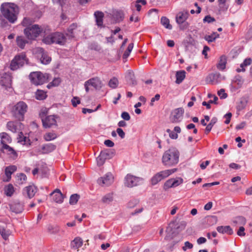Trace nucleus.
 Masks as SVG:
<instances>
[{"label":"nucleus","mask_w":252,"mask_h":252,"mask_svg":"<svg viewBox=\"0 0 252 252\" xmlns=\"http://www.w3.org/2000/svg\"><path fill=\"white\" fill-rule=\"evenodd\" d=\"M39 50L41 52L42 55L40 58V61L42 63L44 64H48L51 61V59L46 54L43 53L42 48H39Z\"/></svg>","instance_id":"obj_30"},{"label":"nucleus","mask_w":252,"mask_h":252,"mask_svg":"<svg viewBox=\"0 0 252 252\" xmlns=\"http://www.w3.org/2000/svg\"><path fill=\"white\" fill-rule=\"evenodd\" d=\"M232 117V114L230 112L227 113L224 116V118L226 119V120L224 121V123L226 124H228L230 123L231 118Z\"/></svg>","instance_id":"obj_60"},{"label":"nucleus","mask_w":252,"mask_h":252,"mask_svg":"<svg viewBox=\"0 0 252 252\" xmlns=\"http://www.w3.org/2000/svg\"><path fill=\"white\" fill-rule=\"evenodd\" d=\"M126 78L130 80L131 83L133 85L136 84V81L134 80V73L133 71L129 70L127 73Z\"/></svg>","instance_id":"obj_50"},{"label":"nucleus","mask_w":252,"mask_h":252,"mask_svg":"<svg viewBox=\"0 0 252 252\" xmlns=\"http://www.w3.org/2000/svg\"><path fill=\"white\" fill-rule=\"evenodd\" d=\"M118 79L114 77L109 81L108 85L110 87L115 89L118 86Z\"/></svg>","instance_id":"obj_48"},{"label":"nucleus","mask_w":252,"mask_h":252,"mask_svg":"<svg viewBox=\"0 0 252 252\" xmlns=\"http://www.w3.org/2000/svg\"><path fill=\"white\" fill-rule=\"evenodd\" d=\"M36 98L38 100H43L47 97L46 92L40 90H37L35 93Z\"/></svg>","instance_id":"obj_37"},{"label":"nucleus","mask_w":252,"mask_h":252,"mask_svg":"<svg viewBox=\"0 0 252 252\" xmlns=\"http://www.w3.org/2000/svg\"><path fill=\"white\" fill-rule=\"evenodd\" d=\"M48 232L50 233H56L59 231V229L57 227H54L53 226H49L48 227Z\"/></svg>","instance_id":"obj_57"},{"label":"nucleus","mask_w":252,"mask_h":252,"mask_svg":"<svg viewBox=\"0 0 252 252\" xmlns=\"http://www.w3.org/2000/svg\"><path fill=\"white\" fill-rule=\"evenodd\" d=\"M220 35L217 32H214L210 35H206L205 36V39L208 42H213L216 39L219 38Z\"/></svg>","instance_id":"obj_33"},{"label":"nucleus","mask_w":252,"mask_h":252,"mask_svg":"<svg viewBox=\"0 0 252 252\" xmlns=\"http://www.w3.org/2000/svg\"><path fill=\"white\" fill-rule=\"evenodd\" d=\"M143 181V179L128 174L124 179V185L128 188H132L139 185Z\"/></svg>","instance_id":"obj_10"},{"label":"nucleus","mask_w":252,"mask_h":252,"mask_svg":"<svg viewBox=\"0 0 252 252\" xmlns=\"http://www.w3.org/2000/svg\"><path fill=\"white\" fill-rule=\"evenodd\" d=\"M146 4V1L145 0H137L135 4V6L136 8V10L138 11H140L141 5H145Z\"/></svg>","instance_id":"obj_52"},{"label":"nucleus","mask_w":252,"mask_h":252,"mask_svg":"<svg viewBox=\"0 0 252 252\" xmlns=\"http://www.w3.org/2000/svg\"><path fill=\"white\" fill-rule=\"evenodd\" d=\"M180 153L175 147H171L165 151L162 157V163L166 167H171L178 164Z\"/></svg>","instance_id":"obj_3"},{"label":"nucleus","mask_w":252,"mask_h":252,"mask_svg":"<svg viewBox=\"0 0 252 252\" xmlns=\"http://www.w3.org/2000/svg\"><path fill=\"white\" fill-rule=\"evenodd\" d=\"M112 193H109L106 195H105L102 198V202L104 203L108 204L110 203L111 201H112L113 199V196Z\"/></svg>","instance_id":"obj_42"},{"label":"nucleus","mask_w":252,"mask_h":252,"mask_svg":"<svg viewBox=\"0 0 252 252\" xmlns=\"http://www.w3.org/2000/svg\"><path fill=\"white\" fill-rule=\"evenodd\" d=\"M53 3L59 4L62 8L67 5L69 1L68 0H52Z\"/></svg>","instance_id":"obj_49"},{"label":"nucleus","mask_w":252,"mask_h":252,"mask_svg":"<svg viewBox=\"0 0 252 252\" xmlns=\"http://www.w3.org/2000/svg\"><path fill=\"white\" fill-rule=\"evenodd\" d=\"M50 195L53 196V200L57 203H61L63 201V194L59 189H56Z\"/></svg>","instance_id":"obj_19"},{"label":"nucleus","mask_w":252,"mask_h":252,"mask_svg":"<svg viewBox=\"0 0 252 252\" xmlns=\"http://www.w3.org/2000/svg\"><path fill=\"white\" fill-rule=\"evenodd\" d=\"M16 170L17 167L15 165H10L5 168V174L7 178L6 181H8L10 179L11 174L16 171Z\"/></svg>","instance_id":"obj_26"},{"label":"nucleus","mask_w":252,"mask_h":252,"mask_svg":"<svg viewBox=\"0 0 252 252\" xmlns=\"http://www.w3.org/2000/svg\"><path fill=\"white\" fill-rule=\"evenodd\" d=\"M55 115H50L47 116L45 119L42 120L43 126L45 128H49L52 126L57 125L56 118Z\"/></svg>","instance_id":"obj_16"},{"label":"nucleus","mask_w":252,"mask_h":252,"mask_svg":"<svg viewBox=\"0 0 252 252\" xmlns=\"http://www.w3.org/2000/svg\"><path fill=\"white\" fill-rule=\"evenodd\" d=\"M71 103H72V105L74 107H76V106H77V104H78L80 103V99H79V98H78L77 97H74L71 99Z\"/></svg>","instance_id":"obj_61"},{"label":"nucleus","mask_w":252,"mask_h":252,"mask_svg":"<svg viewBox=\"0 0 252 252\" xmlns=\"http://www.w3.org/2000/svg\"><path fill=\"white\" fill-rule=\"evenodd\" d=\"M121 117L125 121H129L130 119L129 114L126 112H123L121 114Z\"/></svg>","instance_id":"obj_58"},{"label":"nucleus","mask_w":252,"mask_h":252,"mask_svg":"<svg viewBox=\"0 0 252 252\" xmlns=\"http://www.w3.org/2000/svg\"><path fill=\"white\" fill-rule=\"evenodd\" d=\"M79 31L80 30H78L77 25L73 23L68 27L65 35L61 32L53 33L44 37L43 41L47 44L56 43L63 45L68 40L75 38Z\"/></svg>","instance_id":"obj_1"},{"label":"nucleus","mask_w":252,"mask_h":252,"mask_svg":"<svg viewBox=\"0 0 252 252\" xmlns=\"http://www.w3.org/2000/svg\"><path fill=\"white\" fill-rule=\"evenodd\" d=\"M79 198V196L77 194H74L71 195L69 199V203L71 205L75 204Z\"/></svg>","instance_id":"obj_51"},{"label":"nucleus","mask_w":252,"mask_h":252,"mask_svg":"<svg viewBox=\"0 0 252 252\" xmlns=\"http://www.w3.org/2000/svg\"><path fill=\"white\" fill-rule=\"evenodd\" d=\"M160 22L162 26L166 29L171 30L172 26L170 24L169 20L166 17H162L160 19Z\"/></svg>","instance_id":"obj_38"},{"label":"nucleus","mask_w":252,"mask_h":252,"mask_svg":"<svg viewBox=\"0 0 252 252\" xmlns=\"http://www.w3.org/2000/svg\"><path fill=\"white\" fill-rule=\"evenodd\" d=\"M248 102V98L247 97H242L240 98L239 102L237 103L236 108L237 112H240L246 108Z\"/></svg>","instance_id":"obj_20"},{"label":"nucleus","mask_w":252,"mask_h":252,"mask_svg":"<svg viewBox=\"0 0 252 252\" xmlns=\"http://www.w3.org/2000/svg\"><path fill=\"white\" fill-rule=\"evenodd\" d=\"M203 21L204 23H211L215 22V19L210 15H207L204 18Z\"/></svg>","instance_id":"obj_53"},{"label":"nucleus","mask_w":252,"mask_h":252,"mask_svg":"<svg viewBox=\"0 0 252 252\" xmlns=\"http://www.w3.org/2000/svg\"><path fill=\"white\" fill-rule=\"evenodd\" d=\"M220 74L219 73L210 74L206 78V81L208 84H216L219 82Z\"/></svg>","instance_id":"obj_22"},{"label":"nucleus","mask_w":252,"mask_h":252,"mask_svg":"<svg viewBox=\"0 0 252 252\" xmlns=\"http://www.w3.org/2000/svg\"><path fill=\"white\" fill-rule=\"evenodd\" d=\"M27 180V176L23 173H20L17 175V182L19 184H23Z\"/></svg>","instance_id":"obj_44"},{"label":"nucleus","mask_w":252,"mask_h":252,"mask_svg":"<svg viewBox=\"0 0 252 252\" xmlns=\"http://www.w3.org/2000/svg\"><path fill=\"white\" fill-rule=\"evenodd\" d=\"M96 161H97V164L98 166L102 165L105 162V161L104 160V159L102 158H100L99 156H98L96 158Z\"/></svg>","instance_id":"obj_64"},{"label":"nucleus","mask_w":252,"mask_h":252,"mask_svg":"<svg viewBox=\"0 0 252 252\" xmlns=\"http://www.w3.org/2000/svg\"><path fill=\"white\" fill-rule=\"evenodd\" d=\"M102 82L98 77L92 78L85 82L84 86L87 92L89 91V87L92 86L95 89H99L102 87Z\"/></svg>","instance_id":"obj_13"},{"label":"nucleus","mask_w":252,"mask_h":252,"mask_svg":"<svg viewBox=\"0 0 252 252\" xmlns=\"http://www.w3.org/2000/svg\"><path fill=\"white\" fill-rule=\"evenodd\" d=\"M107 159L112 158L114 155V152L111 149H105L100 152Z\"/></svg>","instance_id":"obj_34"},{"label":"nucleus","mask_w":252,"mask_h":252,"mask_svg":"<svg viewBox=\"0 0 252 252\" xmlns=\"http://www.w3.org/2000/svg\"><path fill=\"white\" fill-rule=\"evenodd\" d=\"M133 48V43H130L128 45L126 50L124 53V55H123L124 59H126L129 56Z\"/></svg>","instance_id":"obj_47"},{"label":"nucleus","mask_w":252,"mask_h":252,"mask_svg":"<svg viewBox=\"0 0 252 252\" xmlns=\"http://www.w3.org/2000/svg\"><path fill=\"white\" fill-rule=\"evenodd\" d=\"M237 234L241 237L245 236L246 235L245 228L243 226H240L237 232Z\"/></svg>","instance_id":"obj_56"},{"label":"nucleus","mask_w":252,"mask_h":252,"mask_svg":"<svg viewBox=\"0 0 252 252\" xmlns=\"http://www.w3.org/2000/svg\"><path fill=\"white\" fill-rule=\"evenodd\" d=\"M56 148V145L52 143H48L44 145L42 147V150L45 153H50L53 151Z\"/></svg>","instance_id":"obj_36"},{"label":"nucleus","mask_w":252,"mask_h":252,"mask_svg":"<svg viewBox=\"0 0 252 252\" xmlns=\"http://www.w3.org/2000/svg\"><path fill=\"white\" fill-rule=\"evenodd\" d=\"M28 59L25 53H22L15 56L11 61L10 68L12 70H16L28 63Z\"/></svg>","instance_id":"obj_5"},{"label":"nucleus","mask_w":252,"mask_h":252,"mask_svg":"<svg viewBox=\"0 0 252 252\" xmlns=\"http://www.w3.org/2000/svg\"><path fill=\"white\" fill-rule=\"evenodd\" d=\"M27 138L26 137L24 136L23 133L20 132L19 134L18 142L23 144H25L27 142Z\"/></svg>","instance_id":"obj_54"},{"label":"nucleus","mask_w":252,"mask_h":252,"mask_svg":"<svg viewBox=\"0 0 252 252\" xmlns=\"http://www.w3.org/2000/svg\"><path fill=\"white\" fill-rule=\"evenodd\" d=\"M7 127L8 130L12 132H16L17 130V124L13 122H8L7 124Z\"/></svg>","instance_id":"obj_40"},{"label":"nucleus","mask_w":252,"mask_h":252,"mask_svg":"<svg viewBox=\"0 0 252 252\" xmlns=\"http://www.w3.org/2000/svg\"><path fill=\"white\" fill-rule=\"evenodd\" d=\"M218 94L220 96V99H224L226 98L227 96V94L225 93V91L223 89H220L218 92Z\"/></svg>","instance_id":"obj_55"},{"label":"nucleus","mask_w":252,"mask_h":252,"mask_svg":"<svg viewBox=\"0 0 252 252\" xmlns=\"http://www.w3.org/2000/svg\"><path fill=\"white\" fill-rule=\"evenodd\" d=\"M36 191L37 189L34 186H30L24 189L23 193L25 195L26 194L29 198H31L34 196Z\"/></svg>","instance_id":"obj_21"},{"label":"nucleus","mask_w":252,"mask_h":252,"mask_svg":"<svg viewBox=\"0 0 252 252\" xmlns=\"http://www.w3.org/2000/svg\"><path fill=\"white\" fill-rule=\"evenodd\" d=\"M186 77V72L184 70L177 71L176 74V83L180 84L184 80Z\"/></svg>","instance_id":"obj_29"},{"label":"nucleus","mask_w":252,"mask_h":252,"mask_svg":"<svg viewBox=\"0 0 252 252\" xmlns=\"http://www.w3.org/2000/svg\"><path fill=\"white\" fill-rule=\"evenodd\" d=\"M1 137V143L2 144V146L4 144H6L7 143H9L11 142V138L10 136L5 132H2L0 134Z\"/></svg>","instance_id":"obj_35"},{"label":"nucleus","mask_w":252,"mask_h":252,"mask_svg":"<svg viewBox=\"0 0 252 252\" xmlns=\"http://www.w3.org/2000/svg\"><path fill=\"white\" fill-rule=\"evenodd\" d=\"M116 132L119 135V136L122 138L123 139L125 137V133L123 131V130L121 128H118L116 130Z\"/></svg>","instance_id":"obj_59"},{"label":"nucleus","mask_w":252,"mask_h":252,"mask_svg":"<svg viewBox=\"0 0 252 252\" xmlns=\"http://www.w3.org/2000/svg\"><path fill=\"white\" fill-rule=\"evenodd\" d=\"M17 45L21 49H23L28 41L23 36H19L16 38Z\"/></svg>","instance_id":"obj_32"},{"label":"nucleus","mask_w":252,"mask_h":252,"mask_svg":"<svg viewBox=\"0 0 252 252\" xmlns=\"http://www.w3.org/2000/svg\"><path fill=\"white\" fill-rule=\"evenodd\" d=\"M226 59L225 56H222L220 57V61L217 66L220 70H223L225 68Z\"/></svg>","instance_id":"obj_31"},{"label":"nucleus","mask_w":252,"mask_h":252,"mask_svg":"<svg viewBox=\"0 0 252 252\" xmlns=\"http://www.w3.org/2000/svg\"><path fill=\"white\" fill-rule=\"evenodd\" d=\"M114 182V176L110 172H108L103 177L97 179V183L101 186H109Z\"/></svg>","instance_id":"obj_14"},{"label":"nucleus","mask_w":252,"mask_h":252,"mask_svg":"<svg viewBox=\"0 0 252 252\" xmlns=\"http://www.w3.org/2000/svg\"><path fill=\"white\" fill-rule=\"evenodd\" d=\"M0 9L3 16L10 23H14L17 21L19 8L16 4L14 3L4 2L1 4Z\"/></svg>","instance_id":"obj_2"},{"label":"nucleus","mask_w":252,"mask_h":252,"mask_svg":"<svg viewBox=\"0 0 252 252\" xmlns=\"http://www.w3.org/2000/svg\"><path fill=\"white\" fill-rule=\"evenodd\" d=\"M217 121V119L216 118H213L211 120L210 123L208 125H206L207 126L206 127L205 131V132L206 134H208L209 133V132L211 130L214 125L216 123Z\"/></svg>","instance_id":"obj_39"},{"label":"nucleus","mask_w":252,"mask_h":252,"mask_svg":"<svg viewBox=\"0 0 252 252\" xmlns=\"http://www.w3.org/2000/svg\"><path fill=\"white\" fill-rule=\"evenodd\" d=\"M57 137V134L54 132H48L44 135V138L47 141L54 140Z\"/></svg>","instance_id":"obj_43"},{"label":"nucleus","mask_w":252,"mask_h":252,"mask_svg":"<svg viewBox=\"0 0 252 252\" xmlns=\"http://www.w3.org/2000/svg\"><path fill=\"white\" fill-rule=\"evenodd\" d=\"M83 245V240L79 237H76L70 243L72 249L77 250L78 251L79 248Z\"/></svg>","instance_id":"obj_24"},{"label":"nucleus","mask_w":252,"mask_h":252,"mask_svg":"<svg viewBox=\"0 0 252 252\" xmlns=\"http://www.w3.org/2000/svg\"><path fill=\"white\" fill-rule=\"evenodd\" d=\"M183 183V179L181 178H171L166 181L163 186V189L167 190L169 188L176 187Z\"/></svg>","instance_id":"obj_15"},{"label":"nucleus","mask_w":252,"mask_h":252,"mask_svg":"<svg viewBox=\"0 0 252 252\" xmlns=\"http://www.w3.org/2000/svg\"><path fill=\"white\" fill-rule=\"evenodd\" d=\"M184 109L182 108L175 109L172 113L171 120L173 123H177L180 121L184 113Z\"/></svg>","instance_id":"obj_17"},{"label":"nucleus","mask_w":252,"mask_h":252,"mask_svg":"<svg viewBox=\"0 0 252 252\" xmlns=\"http://www.w3.org/2000/svg\"><path fill=\"white\" fill-rule=\"evenodd\" d=\"M177 171V168L167 169L161 171L156 174L151 179V182L152 185L157 184L159 182L163 179L167 178L170 175L176 172Z\"/></svg>","instance_id":"obj_8"},{"label":"nucleus","mask_w":252,"mask_h":252,"mask_svg":"<svg viewBox=\"0 0 252 252\" xmlns=\"http://www.w3.org/2000/svg\"><path fill=\"white\" fill-rule=\"evenodd\" d=\"M43 31V29L38 25L29 26L24 30V33L29 39H34Z\"/></svg>","instance_id":"obj_6"},{"label":"nucleus","mask_w":252,"mask_h":252,"mask_svg":"<svg viewBox=\"0 0 252 252\" xmlns=\"http://www.w3.org/2000/svg\"><path fill=\"white\" fill-rule=\"evenodd\" d=\"M2 149L3 153L8 155L11 158L14 159L17 157V154L16 151L8 145L4 144L2 147Z\"/></svg>","instance_id":"obj_18"},{"label":"nucleus","mask_w":252,"mask_h":252,"mask_svg":"<svg viewBox=\"0 0 252 252\" xmlns=\"http://www.w3.org/2000/svg\"><path fill=\"white\" fill-rule=\"evenodd\" d=\"M252 63V59L250 58L246 59L243 63L240 64L241 68H237L236 69L238 72H240L241 71H245V67L250 65Z\"/></svg>","instance_id":"obj_28"},{"label":"nucleus","mask_w":252,"mask_h":252,"mask_svg":"<svg viewBox=\"0 0 252 252\" xmlns=\"http://www.w3.org/2000/svg\"><path fill=\"white\" fill-rule=\"evenodd\" d=\"M30 79L35 85H42L46 82L48 79V74H43L41 72H33L30 75Z\"/></svg>","instance_id":"obj_9"},{"label":"nucleus","mask_w":252,"mask_h":252,"mask_svg":"<svg viewBox=\"0 0 252 252\" xmlns=\"http://www.w3.org/2000/svg\"><path fill=\"white\" fill-rule=\"evenodd\" d=\"M244 83L242 77L239 75L235 76L233 80V83L237 85V88H241Z\"/></svg>","instance_id":"obj_41"},{"label":"nucleus","mask_w":252,"mask_h":252,"mask_svg":"<svg viewBox=\"0 0 252 252\" xmlns=\"http://www.w3.org/2000/svg\"><path fill=\"white\" fill-rule=\"evenodd\" d=\"M246 126V123L245 122H242L240 124L237 125L236 126V129L237 130H240L244 128Z\"/></svg>","instance_id":"obj_62"},{"label":"nucleus","mask_w":252,"mask_h":252,"mask_svg":"<svg viewBox=\"0 0 252 252\" xmlns=\"http://www.w3.org/2000/svg\"><path fill=\"white\" fill-rule=\"evenodd\" d=\"M13 212L16 213H20L22 212L23 208L22 205L18 204L15 205H13L11 208Z\"/></svg>","instance_id":"obj_45"},{"label":"nucleus","mask_w":252,"mask_h":252,"mask_svg":"<svg viewBox=\"0 0 252 252\" xmlns=\"http://www.w3.org/2000/svg\"><path fill=\"white\" fill-rule=\"evenodd\" d=\"M184 228V225L181 224L180 221H170L167 226L166 232L170 235L178 233Z\"/></svg>","instance_id":"obj_11"},{"label":"nucleus","mask_w":252,"mask_h":252,"mask_svg":"<svg viewBox=\"0 0 252 252\" xmlns=\"http://www.w3.org/2000/svg\"><path fill=\"white\" fill-rule=\"evenodd\" d=\"M104 143L108 147H113L114 145V142L110 140H106Z\"/></svg>","instance_id":"obj_63"},{"label":"nucleus","mask_w":252,"mask_h":252,"mask_svg":"<svg viewBox=\"0 0 252 252\" xmlns=\"http://www.w3.org/2000/svg\"><path fill=\"white\" fill-rule=\"evenodd\" d=\"M189 14L187 12H180L176 17V21L178 24L183 23L188 18Z\"/></svg>","instance_id":"obj_23"},{"label":"nucleus","mask_w":252,"mask_h":252,"mask_svg":"<svg viewBox=\"0 0 252 252\" xmlns=\"http://www.w3.org/2000/svg\"><path fill=\"white\" fill-rule=\"evenodd\" d=\"M28 110V106L24 101H19L14 105L11 109V113L13 117L18 120L24 119L25 114Z\"/></svg>","instance_id":"obj_4"},{"label":"nucleus","mask_w":252,"mask_h":252,"mask_svg":"<svg viewBox=\"0 0 252 252\" xmlns=\"http://www.w3.org/2000/svg\"><path fill=\"white\" fill-rule=\"evenodd\" d=\"M217 231L220 233H226L228 235L233 234V231L229 226H220L217 228Z\"/></svg>","instance_id":"obj_25"},{"label":"nucleus","mask_w":252,"mask_h":252,"mask_svg":"<svg viewBox=\"0 0 252 252\" xmlns=\"http://www.w3.org/2000/svg\"><path fill=\"white\" fill-rule=\"evenodd\" d=\"M94 15L95 18V21L98 26L101 27L103 24V17L104 14L102 12L97 11L94 12Z\"/></svg>","instance_id":"obj_27"},{"label":"nucleus","mask_w":252,"mask_h":252,"mask_svg":"<svg viewBox=\"0 0 252 252\" xmlns=\"http://www.w3.org/2000/svg\"><path fill=\"white\" fill-rule=\"evenodd\" d=\"M14 192V188L12 185H8L5 189V193L6 195L10 196L12 195Z\"/></svg>","instance_id":"obj_46"},{"label":"nucleus","mask_w":252,"mask_h":252,"mask_svg":"<svg viewBox=\"0 0 252 252\" xmlns=\"http://www.w3.org/2000/svg\"><path fill=\"white\" fill-rule=\"evenodd\" d=\"M0 85L8 92H12V77L10 73L2 72L0 74Z\"/></svg>","instance_id":"obj_7"},{"label":"nucleus","mask_w":252,"mask_h":252,"mask_svg":"<svg viewBox=\"0 0 252 252\" xmlns=\"http://www.w3.org/2000/svg\"><path fill=\"white\" fill-rule=\"evenodd\" d=\"M12 225L5 221H2L0 225V234L4 240H7L12 233Z\"/></svg>","instance_id":"obj_12"}]
</instances>
